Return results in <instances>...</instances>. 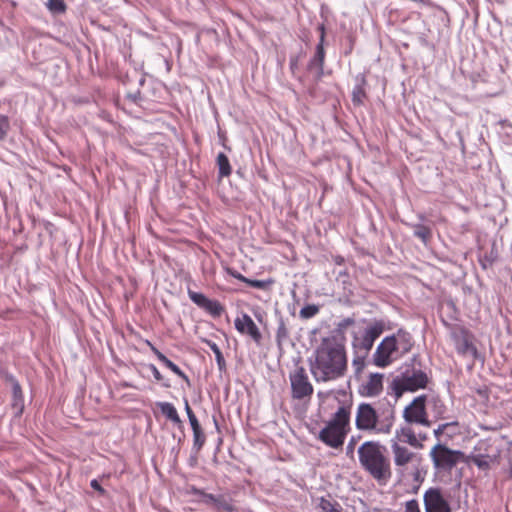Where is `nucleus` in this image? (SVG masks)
Listing matches in <instances>:
<instances>
[{"label": "nucleus", "mask_w": 512, "mask_h": 512, "mask_svg": "<svg viewBox=\"0 0 512 512\" xmlns=\"http://www.w3.org/2000/svg\"><path fill=\"white\" fill-rule=\"evenodd\" d=\"M345 345L335 336L322 338L310 359V371L316 382H329L347 372Z\"/></svg>", "instance_id": "nucleus-1"}, {"label": "nucleus", "mask_w": 512, "mask_h": 512, "mask_svg": "<svg viewBox=\"0 0 512 512\" xmlns=\"http://www.w3.org/2000/svg\"><path fill=\"white\" fill-rule=\"evenodd\" d=\"M386 448L378 441H365L358 448L359 463L378 482H386L391 477V465L385 455Z\"/></svg>", "instance_id": "nucleus-2"}, {"label": "nucleus", "mask_w": 512, "mask_h": 512, "mask_svg": "<svg viewBox=\"0 0 512 512\" xmlns=\"http://www.w3.org/2000/svg\"><path fill=\"white\" fill-rule=\"evenodd\" d=\"M411 337L401 331L385 337L373 354V362L377 367L385 368L407 354L412 348Z\"/></svg>", "instance_id": "nucleus-3"}, {"label": "nucleus", "mask_w": 512, "mask_h": 512, "mask_svg": "<svg viewBox=\"0 0 512 512\" xmlns=\"http://www.w3.org/2000/svg\"><path fill=\"white\" fill-rule=\"evenodd\" d=\"M351 407L342 405L333 414L325 427L319 432L318 439L328 447L338 449L344 444L350 431Z\"/></svg>", "instance_id": "nucleus-4"}, {"label": "nucleus", "mask_w": 512, "mask_h": 512, "mask_svg": "<svg viewBox=\"0 0 512 512\" xmlns=\"http://www.w3.org/2000/svg\"><path fill=\"white\" fill-rule=\"evenodd\" d=\"M393 422V415L385 417L384 420L380 421L378 412L370 403L362 402L357 406L355 412V426L359 431L375 434H389Z\"/></svg>", "instance_id": "nucleus-5"}, {"label": "nucleus", "mask_w": 512, "mask_h": 512, "mask_svg": "<svg viewBox=\"0 0 512 512\" xmlns=\"http://www.w3.org/2000/svg\"><path fill=\"white\" fill-rule=\"evenodd\" d=\"M429 456L437 471L450 472L464 457L460 450H453L444 444L434 445Z\"/></svg>", "instance_id": "nucleus-6"}, {"label": "nucleus", "mask_w": 512, "mask_h": 512, "mask_svg": "<svg viewBox=\"0 0 512 512\" xmlns=\"http://www.w3.org/2000/svg\"><path fill=\"white\" fill-rule=\"evenodd\" d=\"M291 396L295 400H310L314 388L309 380L306 369L302 366L296 367L289 374Z\"/></svg>", "instance_id": "nucleus-7"}, {"label": "nucleus", "mask_w": 512, "mask_h": 512, "mask_svg": "<svg viewBox=\"0 0 512 512\" xmlns=\"http://www.w3.org/2000/svg\"><path fill=\"white\" fill-rule=\"evenodd\" d=\"M425 512H452L450 495L440 487H430L423 495Z\"/></svg>", "instance_id": "nucleus-8"}, {"label": "nucleus", "mask_w": 512, "mask_h": 512, "mask_svg": "<svg viewBox=\"0 0 512 512\" xmlns=\"http://www.w3.org/2000/svg\"><path fill=\"white\" fill-rule=\"evenodd\" d=\"M426 395L416 397L409 405L403 410V418L408 424H419L424 427H430L431 421L428 418L426 410Z\"/></svg>", "instance_id": "nucleus-9"}, {"label": "nucleus", "mask_w": 512, "mask_h": 512, "mask_svg": "<svg viewBox=\"0 0 512 512\" xmlns=\"http://www.w3.org/2000/svg\"><path fill=\"white\" fill-rule=\"evenodd\" d=\"M384 323L382 321H375L371 323L362 334L361 337H355L354 347L364 351L365 355L372 349L375 340L383 333Z\"/></svg>", "instance_id": "nucleus-10"}, {"label": "nucleus", "mask_w": 512, "mask_h": 512, "mask_svg": "<svg viewBox=\"0 0 512 512\" xmlns=\"http://www.w3.org/2000/svg\"><path fill=\"white\" fill-rule=\"evenodd\" d=\"M190 300L214 318H219L225 311V307L218 301L206 297L204 294L188 289Z\"/></svg>", "instance_id": "nucleus-11"}, {"label": "nucleus", "mask_w": 512, "mask_h": 512, "mask_svg": "<svg viewBox=\"0 0 512 512\" xmlns=\"http://www.w3.org/2000/svg\"><path fill=\"white\" fill-rule=\"evenodd\" d=\"M235 329L242 335L250 337L257 345L262 342V334L254 320L246 313L234 321Z\"/></svg>", "instance_id": "nucleus-12"}, {"label": "nucleus", "mask_w": 512, "mask_h": 512, "mask_svg": "<svg viewBox=\"0 0 512 512\" xmlns=\"http://www.w3.org/2000/svg\"><path fill=\"white\" fill-rule=\"evenodd\" d=\"M428 439L427 433H416L414 429L410 426H403L395 432V441L399 443H406L413 448L421 449L423 448V442Z\"/></svg>", "instance_id": "nucleus-13"}, {"label": "nucleus", "mask_w": 512, "mask_h": 512, "mask_svg": "<svg viewBox=\"0 0 512 512\" xmlns=\"http://www.w3.org/2000/svg\"><path fill=\"white\" fill-rule=\"evenodd\" d=\"M383 390V374L372 373L359 386V393L365 397L378 396Z\"/></svg>", "instance_id": "nucleus-14"}, {"label": "nucleus", "mask_w": 512, "mask_h": 512, "mask_svg": "<svg viewBox=\"0 0 512 512\" xmlns=\"http://www.w3.org/2000/svg\"><path fill=\"white\" fill-rule=\"evenodd\" d=\"M391 449L394 456V463L398 467H402L412 462L416 454L407 447L402 446L398 441H391Z\"/></svg>", "instance_id": "nucleus-15"}, {"label": "nucleus", "mask_w": 512, "mask_h": 512, "mask_svg": "<svg viewBox=\"0 0 512 512\" xmlns=\"http://www.w3.org/2000/svg\"><path fill=\"white\" fill-rule=\"evenodd\" d=\"M428 383V377L423 371L413 372L412 375L405 376L401 381V387L406 391H416L425 388Z\"/></svg>", "instance_id": "nucleus-16"}, {"label": "nucleus", "mask_w": 512, "mask_h": 512, "mask_svg": "<svg viewBox=\"0 0 512 512\" xmlns=\"http://www.w3.org/2000/svg\"><path fill=\"white\" fill-rule=\"evenodd\" d=\"M145 343L157 357V359L162 362L168 369H170L174 374L182 378L186 383L189 384L188 376L170 359H168L161 351H159L149 340H146Z\"/></svg>", "instance_id": "nucleus-17"}, {"label": "nucleus", "mask_w": 512, "mask_h": 512, "mask_svg": "<svg viewBox=\"0 0 512 512\" xmlns=\"http://www.w3.org/2000/svg\"><path fill=\"white\" fill-rule=\"evenodd\" d=\"M319 29L321 31L320 42L316 47V52L311 61L310 66H317L319 73L321 74L323 71L324 59H325V51H324V47H323L324 37H325V29H324L323 25H321L319 27Z\"/></svg>", "instance_id": "nucleus-18"}, {"label": "nucleus", "mask_w": 512, "mask_h": 512, "mask_svg": "<svg viewBox=\"0 0 512 512\" xmlns=\"http://www.w3.org/2000/svg\"><path fill=\"white\" fill-rule=\"evenodd\" d=\"M192 431H193V449L196 452H199L206 442V435L199 423V421H192L190 423Z\"/></svg>", "instance_id": "nucleus-19"}, {"label": "nucleus", "mask_w": 512, "mask_h": 512, "mask_svg": "<svg viewBox=\"0 0 512 512\" xmlns=\"http://www.w3.org/2000/svg\"><path fill=\"white\" fill-rule=\"evenodd\" d=\"M470 462L473 463L481 470H489L492 464L497 462L496 455H484V454H476L470 456Z\"/></svg>", "instance_id": "nucleus-20"}, {"label": "nucleus", "mask_w": 512, "mask_h": 512, "mask_svg": "<svg viewBox=\"0 0 512 512\" xmlns=\"http://www.w3.org/2000/svg\"><path fill=\"white\" fill-rule=\"evenodd\" d=\"M316 508L318 512H343V508L336 500L319 497Z\"/></svg>", "instance_id": "nucleus-21"}, {"label": "nucleus", "mask_w": 512, "mask_h": 512, "mask_svg": "<svg viewBox=\"0 0 512 512\" xmlns=\"http://www.w3.org/2000/svg\"><path fill=\"white\" fill-rule=\"evenodd\" d=\"M158 406L160 408L161 413L167 419H169L170 421H172L176 425H181L182 424V421H181V419L179 417V414H178V412H177V410H176V408L174 407L173 404H171L169 402H162V403H159Z\"/></svg>", "instance_id": "nucleus-22"}, {"label": "nucleus", "mask_w": 512, "mask_h": 512, "mask_svg": "<svg viewBox=\"0 0 512 512\" xmlns=\"http://www.w3.org/2000/svg\"><path fill=\"white\" fill-rule=\"evenodd\" d=\"M216 163L219 170V177H229L232 173V168L228 157L224 153H219L216 158Z\"/></svg>", "instance_id": "nucleus-23"}, {"label": "nucleus", "mask_w": 512, "mask_h": 512, "mask_svg": "<svg viewBox=\"0 0 512 512\" xmlns=\"http://www.w3.org/2000/svg\"><path fill=\"white\" fill-rule=\"evenodd\" d=\"M204 343L213 351L219 370H225L226 361L218 345L215 342L207 339L204 340Z\"/></svg>", "instance_id": "nucleus-24"}, {"label": "nucleus", "mask_w": 512, "mask_h": 512, "mask_svg": "<svg viewBox=\"0 0 512 512\" xmlns=\"http://www.w3.org/2000/svg\"><path fill=\"white\" fill-rule=\"evenodd\" d=\"M415 237L422 240L423 243L430 241L432 237V231L428 226L422 224H416L413 226Z\"/></svg>", "instance_id": "nucleus-25"}, {"label": "nucleus", "mask_w": 512, "mask_h": 512, "mask_svg": "<svg viewBox=\"0 0 512 512\" xmlns=\"http://www.w3.org/2000/svg\"><path fill=\"white\" fill-rule=\"evenodd\" d=\"M366 99V92L363 85H357L354 87L352 92V101L354 104L360 105L363 104Z\"/></svg>", "instance_id": "nucleus-26"}, {"label": "nucleus", "mask_w": 512, "mask_h": 512, "mask_svg": "<svg viewBox=\"0 0 512 512\" xmlns=\"http://www.w3.org/2000/svg\"><path fill=\"white\" fill-rule=\"evenodd\" d=\"M245 283L251 287L266 290V289H269L273 285L274 280L273 279L254 280V279L247 278V281Z\"/></svg>", "instance_id": "nucleus-27"}, {"label": "nucleus", "mask_w": 512, "mask_h": 512, "mask_svg": "<svg viewBox=\"0 0 512 512\" xmlns=\"http://www.w3.org/2000/svg\"><path fill=\"white\" fill-rule=\"evenodd\" d=\"M319 313V307L314 304L304 306L299 315L302 319H310Z\"/></svg>", "instance_id": "nucleus-28"}, {"label": "nucleus", "mask_w": 512, "mask_h": 512, "mask_svg": "<svg viewBox=\"0 0 512 512\" xmlns=\"http://www.w3.org/2000/svg\"><path fill=\"white\" fill-rule=\"evenodd\" d=\"M10 131V119L7 115L0 114V141H3Z\"/></svg>", "instance_id": "nucleus-29"}, {"label": "nucleus", "mask_w": 512, "mask_h": 512, "mask_svg": "<svg viewBox=\"0 0 512 512\" xmlns=\"http://www.w3.org/2000/svg\"><path fill=\"white\" fill-rule=\"evenodd\" d=\"M46 7L54 13H64L66 11V4L63 0H48Z\"/></svg>", "instance_id": "nucleus-30"}, {"label": "nucleus", "mask_w": 512, "mask_h": 512, "mask_svg": "<svg viewBox=\"0 0 512 512\" xmlns=\"http://www.w3.org/2000/svg\"><path fill=\"white\" fill-rule=\"evenodd\" d=\"M459 426V423L457 421H453V422H448V423H443V424H440L435 430H434V435L435 437L440 440L441 436L445 433V431L448 429V428H451V427H458Z\"/></svg>", "instance_id": "nucleus-31"}, {"label": "nucleus", "mask_w": 512, "mask_h": 512, "mask_svg": "<svg viewBox=\"0 0 512 512\" xmlns=\"http://www.w3.org/2000/svg\"><path fill=\"white\" fill-rule=\"evenodd\" d=\"M218 510H224L227 512H232L234 510L233 506L222 496H219L217 502L214 505Z\"/></svg>", "instance_id": "nucleus-32"}, {"label": "nucleus", "mask_w": 512, "mask_h": 512, "mask_svg": "<svg viewBox=\"0 0 512 512\" xmlns=\"http://www.w3.org/2000/svg\"><path fill=\"white\" fill-rule=\"evenodd\" d=\"M404 512H421L419 502L416 499L404 503Z\"/></svg>", "instance_id": "nucleus-33"}, {"label": "nucleus", "mask_w": 512, "mask_h": 512, "mask_svg": "<svg viewBox=\"0 0 512 512\" xmlns=\"http://www.w3.org/2000/svg\"><path fill=\"white\" fill-rule=\"evenodd\" d=\"M361 437L351 436L346 446V454L352 456L354 454L356 445Z\"/></svg>", "instance_id": "nucleus-34"}, {"label": "nucleus", "mask_w": 512, "mask_h": 512, "mask_svg": "<svg viewBox=\"0 0 512 512\" xmlns=\"http://www.w3.org/2000/svg\"><path fill=\"white\" fill-rule=\"evenodd\" d=\"M364 356L363 357H355L353 359L352 365L355 367L357 373L361 372L364 368Z\"/></svg>", "instance_id": "nucleus-35"}, {"label": "nucleus", "mask_w": 512, "mask_h": 512, "mask_svg": "<svg viewBox=\"0 0 512 512\" xmlns=\"http://www.w3.org/2000/svg\"><path fill=\"white\" fill-rule=\"evenodd\" d=\"M226 272L241 282L245 283L247 281V277H245L244 275H242L241 273H239L238 271H236L232 268H226Z\"/></svg>", "instance_id": "nucleus-36"}, {"label": "nucleus", "mask_w": 512, "mask_h": 512, "mask_svg": "<svg viewBox=\"0 0 512 512\" xmlns=\"http://www.w3.org/2000/svg\"><path fill=\"white\" fill-rule=\"evenodd\" d=\"M185 411L187 413L189 422L192 423V421H198L196 415L194 414L192 408L190 407L188 401H185Z\"/></svg>", "instance_id": "nucleus-37"}, {"label": "nucleus", "mask_w": 512, "mask_h": 512, "mask_svg": "<svg viewBox=\"0 0 512 512\" xmlns=\"http://www.w3.org/2000/svg\"><path fill=\"white\" fill-rule=\"evenodd\" d=\"M90 485L91 487L96 490L97 492H99L100 495H105L106 494V491L105 489L99 484V482L96 480V479H93L91 482H90Z\"/></svg>", "instance_id": "nucleus-38"}, {"label": "nucleus", "mask_w": 512, "mask_h": 512, "mask_svg": "<svg viewBox=\"0 0 512 512\" xmlns=\"http://www.w3.org/2000/svg\"><path fill=\"white\" fill-rule=\"evenodd\" d=\"M202 497L204 498V501L206 503H212L215 505V503L217 502L219 496H215L213 494H210V493H206L204 492V494L202 495Z\"/></svg>", "instance_id": "nucleus-39"}, {"label": "nucleus", "mask_w": 512, "mask_h": 512, "mask_svg": "<svg viewBox=\"0 0 512 512\" xmlns=\"http://www.w3.org/2000/svg\"><path fill=\"white\" fill-rule=\"evenodd\" d=\"M13 396L15 399L22 398V389L18 382L13 384Z\"/></svg>", "instance_id": "nucleus-40"}, {"label": "nucleus", "mask_w": 512, "mask_h": 512, "mask_svg": "<svg viewBox=\"0 0 512 512\" xmlns=\"http://www.w3.org/2000/svg\"><path fill=\"white\" fill-rule=\"evenodd\" d=\"M149 368H150V370L152 371V374H153V376H154L155 380H156V381H162L163 376H162V374L159 372V370L157 369V367H156L155 365L151 364V365L149 366Z\"/></svg>", "instance_id": "nucleus-41"}, {"label": "nucleus", "mask_w": 512, "mask_h": 512, "mask_svg": "<svg viewBox=\"0 0 512 512\" xmlns=\"http://www.w3.org/2000/svg\"><path fill=\"white\" fill-rule=\"evenodd\" d=\"M352 324H354V320L352 318H346L339 324V326L341 328H346Z\"/></svg>", "instance_id": "nucleus-42"}, {"label": "nucleus", "mask_w": 512, "mask_h": 512, "mask_svg": "<svg viewBox=\"0 0 512 512\" xmlns=\"http://www.w3.org/2000/svg\"><path fill=\"white\" fill-rule=\"evenodd\" d=\"M463 345H464L465 349H467L470 346V340H469V335H468L467 331H464Z\"/></svg>", "instance_id": "nucleus-43"}, {"label": "nucleus", "mask_w": 512, "mask_h": 512, "mask_svg": "<svg viewBox=\"0 0 512 512\" xmlns=\"http://www.w3.org/2000/svg\"><path fill=\"white\" fill-rule=\"evenodd\" d=\"M191 493L197 496H202L204 494V491L201 489H198L196 487H191Z\"/></svg>", "instance_id": "nucleus-44"}, {"label": "nucleus", "mask_w": 512, "mask_h": 512, "mask_svg": "<svg viewBox=\"0 0 512 512\" xmlns=\"http://www.w3.org/2000/svg\"><path fill=\"white\" fill-rule=\"evenodd\" d=\"M284 333H285V327H284V326H282V327H280V328L278 329V331H277V336H278V337H280V336H281V334H284Z\"/></svg>", "instance_id": "nucleus-45"}]
</instances>
